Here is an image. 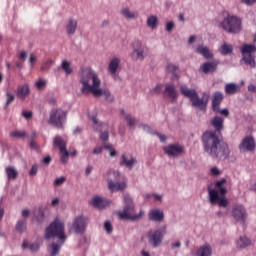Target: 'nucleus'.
<instances>
[{
  "instance_id": "1",
  "label": "nucleus",
  "mask_w": 256,
  "mask_h": 256,
  "mask_svg": "<svg viewBox=\"0 0 256 256\" xmlns=\"http://www.w3.org/2000/svg\"><path fill=\"white\" fill-rule=\"evenodd\" d=\"M212 127H214L215 131H206L202 135V145L205 153L212 157V159H217V161H225V159L229 158V154L231 153L229 150V144L227 142L219 139L218 135H221V131H223V123H225V119L220 116H214V118L210 121Z\"/></svg>"
},
{
  "instance_id": "2",
  "label": "nucleus",
  "mask_w": 256,
  "mask_h": 256,
  "mask_svg": "<svg viewBox=\"0 0 256 256\" xmlns=\"http://www.w3.org/2000/svg\"><path fill=\"white\" fill-rule=\"evenodd\" d=\"M80 83L82 85L81 93H92L94 97H101L103 95L106 101H113L111 92H109V90L101 89V80L99 79V76H97V73L93 71V69L87 67L81 70Z\"/></svg>"
},
{
  "instance_id": "3",
  "label": "nucleus",
  "mask_w": 256,
  "mask_h": 256,
  "mask_svg": "<svg viewBox=\"0 0 256 256\" xmlns=\"http://www.w3.org/2000/svg\"><path fill=\"white\" fill-rule=\"evenodd\" d=\"M59 239L58 244L52 243L50 246L51 256L59 255V251H61V246L65 244L67 241V235L65 234V224L56 218L50 225L46 228L45 231V239Z\"/></svg>"
},
{
  "instance_id": "4",
  "label": "nucleus",
  "mask_w": 256,
  "mask_h": 256,
  "mask_svg": "<svg viewBox=\"0 0 256 256\" xmlns=\"http://www.w3.org/2000/svg\"><path fill=\"white\" fill-rule=\"evenodd\" d=\"M227 183V179L222 178L221 180L217 181L215 184L216 189L209 190V201L212 205H219V207H227L229 205V201L225 198L227 195V189L223 187Z\"/></svg>"
},
{
  "instance_id": "5",
  "label": "nucleus",
  "mask_w": 256,
  "mask_h": 256,
  "mask_svg": "<svg viewBox=\"0 0 256 256\" xmlns=\"http://www.w3.org/2000/svg\"><path fill=\"white\" fill-rule=\"evenodd\" d=\"M135 213V204H133V199L131 196L124 195V209L123 211H118L117 215L122 221H137L145 215L143 211H140L138 214Z\"/></svg>"
},
{
  "instance_id": "6",
  "label": "nucleus",
  "mask_w": 256,
  "mask_h": 256,
  "mask_svg": "<svg viewBox=\"0 0 256 256\" xmlns=\"http://www.w3.org/2000/svg\"><path fill=\"white\" fill-rule=\"evenodd\" d=\"M180 93H182L184 97H187L188 99H190V103H192V107H195L196 109H200V111H206L207 105L209 103V99L205 97L199 98V93H197V90L189 89L187 86H181Z\"/></svg>"
},
{
  "instance_id": "7",
  "label": "nucleus",
  "mask_w": 256,
  "mask_h": 256,
  "mask_svg": "<svg viewBox=\"0 0 256 256\" xmlns=\"http://www.w3.org/2000/svg\"><path fill=\"white\" fill-rule=\"evenodd\" d=\"M67 121V111L61 108H54L50 111L49 124L56 129H63V124Z\"/></svg>"
},
{
  "instance_id": "8",
  "label": "nucleus",
  "mask_w": 256,
  "mask_h": 256,
  "mask_svg": "<svg viewBox=\"0 0 256 256\" xmlns=\"http://www.w3.org/2000/svg\"><path fill=\"white\" fill-rule=\"evenodd\" d=\"M120 173L117 170H109L107 172L108 177V189L112 192L115 191H125L127 189V183L125 182H115L119 181Z\"/></svg>"
},
{
  "instance_id": "9",
  "label": "nucleus",
  "mask_w": 256,
  "mask_h": 256,
  "mask_svg": "<svg viewBox=\"0 0 256 256\" xmlns=\"http://www.w3.org/2000/svg\"><path fill=\"white\" fill-rule=\"evenodd\" d=\"M221 27L227 33H239L241 31V18L228 15L222 22Z\"/></svg>"
},
{
  "instance_id": "10",
  "label": "nucleus",
  "mask_w": 256,
  "mask_h": 256,
  "mask_svg": "<svg viewBox=\"0 0 256 256\" xmlns=\"http://www.w3.org/2000/svg\"><path fill=\"white\" fill-rule=\"evenodd\" d=\"M240 51L243 55V59L246 63V65H250L252 69H255L256 63H255V57L253 56V53L256 51V46L252 44H244Z\"/></svg>"
},
{
  "instance_id": "11",
  "label": "nucleus",
  "mask_w": 256,
  "mask_h": 256,
  "mask_svg": "<svg viewBox=\"0 0 256 256\" xmlns=\"http://www.w3.org/2000/svg\"><path fill=\"white\" fill-rule=\"evenodd\" d=\"M54 147H57L60 151L61 161L64 165L69 161V151H67V141L61 136L56 135L53 139Z\"/></svg>"
},
{
  "instance_id": "12",
  "label": "nucleus",
  "mask_w": 256,
  "mask_h": 256,
  "mask_svg": "<svg viewBox=\"0 0 256 256\" xmlns=\"http://www.w3.org/2000/svg\"><path fill=\"white\" fill-rule=\"evenodd\" d=\"M231 215L238 223H245L247 220V209H245L243 204H233L231 208Z\"/></svg>"
},
{
  "instance_id": "13",
  "label": "nucleus",
  "mask_w": 256,
  "mask_h": 256,
  "mask_svg": "<svg viewBox=\"0 0 256 256\" xmlns=\"http://www.w3.org/2000/svg\"><path fill=\"white\" fill-rule=\"evenodd\" d=\"M89 223V219L85 216H78L74 219L72 223V230L74 233H85V229H87V224Z\"/></svg>"
},
{
  "instance_id": "14",
  "label": "nucleus",
  "mask_w": 256,
  "mask_h": 256,
  "mask_svg": "<svg viewBox=\"0 0 256 256\" xmlns=\"http://www.w3.org/2000/svg\"><path fill=\"white\" fill-rule=\"evenodd\" d=\"M131 57L134 61H143L145 59V46L140 41H135L133 43Z\"/></svg>"
},
{
  "instance_id": "15",
  "label": "nucleus",
  "mask_w": 256,
  "mask_h": 256,
  "mask_svg": "<svg viewBox=\"0 0 256 256\" xmlns=\"http://www.w3.org/2000/svg\"><path fill=\"white\" fill-rule=\"evenodd\" d=\"M163 235H165V232L163 230H155L149 231L148 235V241L152 247H159L161 243H163Z\"/></svg>"
},
{
  "instance_id": "16",
  "label": "nucleus",
  "mask_w": 256,
  "mask_h": 256,
  "mask_svg": "<svg viewBox=\"0 0 256 256\" xmlns=\"http://www.w3.org/2000/svg\"><path fill=\"white\" fill-rule=\"evenodd\" d=\"M238 148L243 153L255 151V139L252 136H246L243 138Z\"/></svg>"
},
{
  "instance_id": "17",
  "label": "nucleus",
  "mask_w": 256,
  "mask_h": 256,
  "mask_svg": "<svg viewBox=\"0 0 256 256\" xmlns=\"http://www.w3.org/2000/svg\"><path fill=\"white\" fill-rule=\"evenodd\" d=\"M164 152L169 157H179L183 153V147L179 144H169L164 147Z\"/></svg>"
},
{
  "instance_id": "18",
  "label": "nucleus",
  "mask_w": 256,
  "mask_h": 256,
  "mask_svg": "<svg viewBox=\"0 0 256 256\" xmlns=\"http://www.w3.org/2000/svg\"><path fill=\"white\" fill-rule=\"evenodd\" d=\"M136 163L137 159L133 156L127 157V154H122L119 161L120 167H126L129 171L133 169Z\"/></svg>"
},
{
  "instance_id": "19",
  "label": "nucleus",
  "mask_w": 256,
  "mask_h": 256,
  "mask_svg": "<svg viewBox=\"0 0 256 256\" xmlns=\"http://www.w3.org/2000/svg\"><path fill=\"white\" fill-rule=\"evenodd\" d=\"M163 95L164 97L171 99V101H177V97H179V93H177L175 84H166L165 90L163 91Z\"/></svg>"
},
{
  "instance_id": "20",
  "label": "nucleus",
  "mask_w": 256,
  "mask_h": 256,
  "mask_svg": "<svg viewBox=\"0 0 256 256\" xmlns=\"http://www.w3.org/2000/svg\"><path fill=\"white\" fill-rule=\"evenodd\" d=\"M200 70L206 75L209 73H215V71H217V62H205L200 66Z\"/></svg>"
},
{
  "instance_id": "21",
  "label": "nucleus",
  "mask_w": 256,
  "mask_h": 256,
  "mask_svg": "<svg viewBox=\"0 0 256 256\" xmlns=\"http://www.w3.org/2000/svg\"><path fill=\"white\" fill-rule=\"evenodd\" d=\"M221 103H223V93L215 92L212 97V110L219 111Z\"/></svg>"
},
{
  "instance_id": "22",
  "label": "nucleus",
  "mask_w": 256,
  "mask_h": 256,
  "mask_svg": "<svg viewBox=\"0 0 256 256\" xmlns=\"http://www.w3.org/2000/svg\"><path fill=\"white\" fill-rule=\"evenodd\" d=\"M149 219L150 221H163V219H165V214H163V211L160 209H153L149 213Z\"/></svg>"
},
{
  "instance_id": "23",
  "label": "nucleus",
  "mask_w": 256,
  "mask_h": 256,
  "mask_svg": "<svg viewBox=\"0 0 256 256\" xmlns=\"http://www.w3.org/2000/svg\"><path fill=\"white\" fill-rule=\"evenodd\" d=\"M226 95H236V93H241V86L235 83H228L225 85Z\"/></svg>"
},
{
  "instance_id": "24",
  "label": "nucleus",
  "mask_w": 256,
  "mask_h": 256,
  "mask_svg": "<svg viewBox=\"0 0 256 256\" xmlns=\"http://www.w3.org/2000/svg\"><path fill=\"white\" fill-rule=\"evenodd\" d=\"M121 64V59L114 57L110 60L108 65V71L111 75H116L117 69H119V65Z\"/></svg>"
},
{
  "instance_id": "25",
  "label": "nucleus",
  "mask_w": 256,
  "mask_h": 256,
  "mask_svg": "<svg viewBox=\"0 0 256 256\" xmlns=\"http://www.w3.org/2000/svg\"><path fill=\"white\" fill-rule=\"evenodd\" d=\"M196 52L199 55H202V57H204V59H213V52L211 50H209V48L207 46H198L196 48Z\"/></svg>"
},
{
  "instance_id": "26",
  "label": "nucleus",
  "mask_w": 256,
  "mask_h": 256,
  "mask_svg": "<svg viewBox=\"0 0 256 256\" xmlns=\"http://www.w3.org/2000/svg\"><path fill=\"white\" fill-rule=\"evenodd\" d=\"M196 255L197 256H211V255H213V249L211 248V245L204 244L197 250Z\"/></svg>"
},
{
  "instance_id": "27",
  "label": "nucleus",
  "mask_w": 256,
  "mask_h": 256,
  "mask_svg": "<svg viewBox=\"0 0 256 256\" xmlns=\"http://www.w3.org/2000/svg\"><path fill=\"white\" fill-rule=\"evenodd\" d=\"M29 93H30V90L28 85H22L17 89V97L22 101H25V99L29 97Z\"/></svg>"
},
{
  "instance_id": "28",
  "label": "nucleus",
  "mask_w": 256,
  "mask_h": 256,
  "mask_svg": "<svg viewBox=\"0 0 256 256\" xmlns=\"http://www.w3.org/2000/svg\"><path fill=\"white\" fill-rule=\"evenodd\" d=\"M92 205L93 207H97L98 209H103L104 207H107V205H109V200L101 197H94L92 199Z\"/></svg>"
},
{
  "instance_id": "29",
  "label": "nucleus",
  "mask_w": 256,
  "mask_h": 256,
  "mask_svg": "<svg viewBox=\"0 0 256 256\" xmlns=\"http://www.w3.org/2000/svg\"><path fill=\"white\" fill-rule=\"evenodd\" d=\"M121 115L124 117V120L130 129H133L135 125H137V119H135L131 114L125 113V110H121Z\"/></svg>"
},
{
  "instance_id": "30",
  "label": "nucleus",
  "mask_w": 256,
  "mask_h": 256,
  "mask_svg": "<svg viewBox=\"0 0 256 256\" xmlns=\"http://www.w3.org/2000/svg\"><path fill=\"white\" fill-rule=\"evenodd\" d=\"M77 25V20L69 19L68 23L66 24L67 35H75V31H77Z\"/></svg>"
},
{
  "instance_id": "31",
  "label": "nucleus",
  "mask_w": 256,
  "mask_h": 256,
  "mask_svg": "<svg viewBox=\"0 0 256 256\" xmlns=\"http://www.w3.org/2000/svg\"><path fill=\"white\" fill-rule=\"evenodd\" d=\"M166 71L168 73H171L172 74V77L171 79L174 80V79H179V66L175 65V64H171L169 63L167 66H166Z\"/></svg>"
},
{
  "instance_id": "32",
  "label": "nucleus",
  "mask_w": 256,
  "mask_h": 256,
  "mask_svg": "<svg viewBox=\"0 0 256 256\" xmlns=\"http://www.w3.org/2000/svg\"><path fill=\"white\" fill-rule=\"evenodd\" d=\"M121 15L125 17V19H137L139 14L132 12L129 8H123L121 10Z\"/></svg>"
},
{
  "instance_id": "33",
  "label": "nucleus",
  "mask_w": 256,
  "mask_h": 256,
  "mask_svg": "<svg viewBox=\"0 0 256 256\" xmlns=\"http://www.w3.org/2000/svg\"><path fill=\"white\" fill-rule=\"evenodd\" d=\"M251 245V240L245 236H241L237 241V247L239 249H245V247H249Z\"/></svg>"
},
{
  "instance_id": "34",
  "label": "nucleus",
  "mask_w": 256,
  "mask_h": 256,
  "mask_svg": "<svg viewBox=\"0 0 256 256\" xmlns=\"http://www.w3.org/2000/svg\"><path fill=\"white\" fill-rule=\"evenodd\" d=\"M147 26L150 27V29H155L157 25H159V19L156 15H151L147 19Z\"/></svg>"
},
{
  "instance_id": "35",
  "label": "nucleus",
  "mask_w": 256,
  "mask_h": 256,
  "mask_svg": "<svg viewBox=\"0 0 256 256\" xmlns=\"http://www.w3.org/2000/svg\"><path fill=\"white\" fill-rule=\"evenodd\" d=\"M5 171L8 179H17V176L19 175L13 166H8Z\"/></svg>"
},
{
  "instance_id": "36",
  "label": "nucleus",
  "mask_w": 256,
  "mask_h": 256,
  "mask_svg": "<svg viewBox=\"0 0 256 256\" xmlns=\"http://www.w3.org/2000/svg\"><path fill=\"white\" fill-rule=\"evenodd\" d=\"M61 68L66 75H71V73H73V68H71V62L67 60L62 61Z\"/></svg>"
},
{
  "instance_id": "37",
  "label": "nucleus",
  "mask_w": 256,
  "mask_h": 256,
  "mask_svg": "<svg viewBox=\"0 0 256 256\" xmlns=\"http://www.w3.org/2000/svg\"><path fill=\"white\" fill-rule=\"evenodd\" d=\"M25 229H27V220L18 221L16 224V231H18V233H23Z\"/></svg>"
},
{
  "instance_id": "38",
  "label": "nucleus",
  "mask_w": 256,
  "mask_h": 256,
  "mask_svg": "<svg viewBox=\"0 0 256 256\" xmlns=\"http://www.w3.org/2000/svg\"><path fill=\"white\" fill-rule=\"evenodd\" d=\"M13 101H15V94H13L12 92H7L5 107L6 108L9 107V105H11V103H13Z\"/></svg>"
},
{
  "instance_id": "39",
  "label": "nucleus",
  "mask_w": 256,
  "mask_h": 256,
  "mask_svg": "<svg viewBox=\"0 0 256 256\" xmlns=\"http://www.w3.org/2000/svg\"><path fill=\"white\" fill-rule=\"evenodd\" d=\"M11 137H15L16 139H23V137H26V133L25 131H21V130H15L13 132H11Z\"/></svg>"
},
{
  "instance_id": "40",
  "label": "nucleus",
  "mask_w": 256,
  "mask_h": 256,
  "mask_svg": "<svg viewBox=\"0 0 256 256\" xmlns=\"http://www.w3.org/2000/svg\"><path fill=\"white\" fill-rule=\"evenodd\" d=\"M92 121L94 123V129H96V131H101V127H107V124L103 123H101L99 126V120H97V116H92Z\"/></svg>"
},
{
  "instance_id": "41",
  "label": "nucleus",
  "mask_w": 256,
  "mask_h": 256,
  "mask_svg": "<svg viewBox=\"0 0 256 256\" xmlns=\"http://www.w3.org/2000/svg\"><path fill=\"white\" fill-rule=\"evenodd\" d=\"M229 53H233V46L229 44H223L222 46V54L229 55Z\"/></svg>"
},
{
  "instance_id": "42",
  "label": "nucleus",
  "mask_w": 256,
  "mask_h": 256,
  "mask_svg": "<svg viewBox=\"0 0 256 256\" xmlns=\"http://www.w3.org/2000/svg\"><path fill=\"white\" fill-rule=\"evenodd\" d=\"M51 65H53V60L48 59L42 64L41 71H49V69L51 68Z\"/></svg>"
},
{
  "instance_id": "43",
  "label": "nucleus",
  "mask_w": 256,
  "mask_h": 256,
  "mask_svg": "<svg viewBox=\"0 0 256 256\" xmlns=\"http://www.w3.org/2000/svg\"><path fill=\"white\" fill-rule=\"evenodd\" d=\"M104 229L106 232L108 233H113V225H111V222L110 221H106L104 223Z\"/></svg>"
},
{
  "instance_id": "44",
  "label": "nucleus",
  "mask_w": 256,
  "mask_h": 256,
  "mask_svg": "<svg viewBox=\"0 0 256 256\" xmlns=\"http://www.w3.org/2000/svg\"><path fill=\"white\" fill-rule=\"evenodd\" d=\"M47 85V81L43 80V79H39L37 82H36V87L37 89H43L45 88V86Z\"/></svg>"
},
{
  "instance_id": "45",
  "label": "nucleus",
  "mask_w": 256,
  "mask_h": 256,
  "mask_svg": "<svg viewBox=\"0 0 256 256\" xmlns=\"http://www.w3.org/2000/svg\"><path fill=\"white\" fill-rule=\"evenodd\" d=\"M162 86L161 84H157L154 89L150 91L151 95L159 94L161 93Z\"/></svg>"
},
{
  "instance_id": "46",
  "label": "nucleus",
  "mask_w": 256,
  "mask_h": 256,
  "mask_svg": "<svg viewBox=\"0 0 256 256\" xmlns=\"http://www.w3.org/2000/svg\"><path fill=\"white\" fill-rule=\"evenodd\" d=\"M214 113H219L220 115H223L224 117H229V110L227 108H224L221 110L219 108V111H214Z\"/></svg>"
},
{
  "instance_id": "47",
  "label": "nucleus",
  "mask_w": 256,
  "mask_h": 256,
  "mask_svg": "<svg viewBox=\"0 0 256 256\" xmlns=\"http://www.w3.org/2000/svg\"><path fill=\"white\" fill-rule=\"evenodd\" d=\"M66 181L65 177H60V178H56V180L54 181V185L56 187H59V185H63V183Z\"/></svg>"
},
{
  "instance_id": "48",
  "label": "nucleus",
  "mask_w": 256,
  "mask_h": 256,
  "mask_svg": "<svg viewBox=\"0 0 256 256\" xmlns=\"http://www.w3.org/2000/svg\"><path fill=\"white\" fill-rule=\"evenodd\" d=\"M38 169L39 168H38L37 164H34L29 171V175H31L32 177H35V175H37Z\"/></svg>"
},
{
  "instance_id": "49",
  "label": "nucleus",
  "mask_w": 256,
  "mask_h": 256,
  "mask_svg": "<svg viewBox=\"0 0 256 256\" xmlns=\"http://www.w3.org/2000/svg\"><path fill=\"white\" fill-rule=\"evenodd\" d=\"M174 28H175V23L173 21H170L166 24V31H168V33H171Z\"/></svg>"
},
{
  "instance_id": "50",
  "label": "nucleus",
  "mask_w": 256,
  "mask_h": 256,
  "mask_svg": "<svg viewBox=\"0 0 256 256\" xmlns=\"http://www.w3.org/2000/svg\"><path fill=\"white\" fill-rule=\"evenodd\" d=\"M22 116L26 118L27 120L33 119V112L31 111H23Z\"/></svg>"
},
{
  "instance_id": "51",
  "label": "nucleus",
  "mask_w": 256,
  "mask_h": 256,
  "mask_svg": "<svg viewBox=\"0 0 256 256\" xmlns=\"http://www.w3.org/2000/svg\"><path fill=\"white\" fill-rule=\"evenodd\" d=\"M100 139L102 141H108L109 140V132H107V131L101 132Z\"/></svg>"
},
{
  "instance_id": "52",
  "label": "nucleus",
  "mask_w": 256,
  "mask_h": 256,
  "mask_svg": "<svg viewBox=\"0 0 256 256\" xmlns=\"http://www.w3.org/2000/svg\"><path fill=\"white\" fill-rule=\"evenodd\" d=\"M29 61H30L31 67H33V65L37 63V56H35V54H30Z\"/></svg>"
},
{
  "instance_id": "53",
  "label": "nucleus",
  "mask_w": 256,
  "mask_h": 256,
  "mask_svg": "<svg viewBox=\"0 0 256 256\" xmlns=\"http://www.w3.org/2000/svg\"><path fill=\"white\" fill-rule=\"evenodd\" d=\"M210 173L211 175H214V176L221 175V171L217 167L211 168Z\"/></svg>"
},
{
  "instance_id": "54",
  "label": "nucleus",
  "mask_w": 256,
  "mask_h": 256,
  "mask_svg": "<svg viewBox=\"0 0 256 256\" xmlns=\"http://www.w3.org/2000/svg\"><path fill=\"white\" fill-rule=\"evenodd\" d=\"M30 251H39V244L33 243L29 246Z\"/></svg>"
},
{
  "instance_id": "55",
  "label": "nucleus",
  "mask_w": 256,
  "mask_h": 256,
  "mask_svg": "<svg viewBox=\"0 0 256 256\" xmlns=\"http://www.w3.org/2000/svg\"><path fill=\"white\" fill-rule=\"evenodd\" d=\"M106 149H110V157H115L117 155V150H115L114 148L106 146Z\"/></svg>"
},
{
  "instance_id": "56",
  "label": "nucleus",
  "mask_w": 256,
  "mask_h": 256,
  "mask_svg": "<svg viewBox=\"0 0 256 256\" xmlns=\"http://www.w3.org/2000/svg\"><path fill=\"white\" fill-rule=\"evenodd\" d=\"M157 137H159L160 141L162 143H165L167 141V136L163 135V134H159V133H156Z\"/></svg>"
},
{
  "instance_id": "57",
  "label": "nucleus",
  "mask_w": 256,
  "mask_h": 256,
  "mask_svg": "<svg viewBox=\"0 0 256 256\" xmlns=\"http://www.w3.org/2000/svg\"><path fill=\"white\" fill-rule=\"evenodd\" d=\"M94 155H100V153H103V148L102 147H96L93 150Z\"/></svg>"
},
{
  "instance_id": "58",
  "label": "nucleus",
  "mask_w": 256,
  "mask_h": 256,
  "mask_svg": "<svg viewBox=\"0 0 256 256\" xmlns=\"http://www.w3.org/2000/svg\"><path fill=\"white\" fill-rule=\"evenodd\" d=\"M140 127L144 129V131H147L148 133H151V127L147 124H141Z\"/></svg>"
},
{
  "instance_id": "59",
  "label": "nucleus",
  "mask_w": 256,
  "mask_h": 256,
  "mask_svg": "<svg viewBox=\"0 0 256 256\" xmlns=\"http://www.w3.org/2000/svg\"><path fill=\"white\" fill-rule=\"evenodd\" d=\"M19 59H22V61H25V59H27V52L25 51L20 52Z\"/></svg>"
},
{
  "instance_id": "60",
  "label": "nucleus",
  "mask_w": 256,
  "mask_h": 256,
  "mask_svg": "<svg viewBox=\"0 0 256 256\" xmlns=\"http://www.w3.org/2000/svg\"><path fill=\"white\" fill-rule=\"evenodd\" d=\"M248 91H250V93H256V86L253 84H250L248 86Z\"/></svg>"
},
{
  "instance_id": "61",
  "label": "nucleus",
  "mask_w": 256,
  "mask_h": 256,
  "mask_svg": "<svg viewBox=\"0 0 256 256\" xmlns=\"http://www.w3.org/2000/svg\"><path fill=\"white\" fill-rule=\"evenodd\" d=\"M52 207L59 205V198H54L51 202Z\"/></svg>"
},
{
  "instance_id": "62",
  "label": "nucleus",
  "mask_w": 256,
  "mask_h": 256,
  "mask_svg": "<svg viewBox=\"0 0 256 256\" xmlns=\"http://www.w3.org/2000/svg\"><path fill=\"white\" fill-rule=\"evenodd\" d=\"M83 129L81 127H76L74 129V135H79V133H82Z\"/></svg>"
},
{
  "instance_id": "63",
  "label": "nucleus",
  "mask_w": 256,
  "mask_h": 256,
  "mask_svg": "<svg viewBox=\"0 0 256 256\" xmlns=\"http://www.w3.org/2000/svg\"><path fill=\"white\" fill-rule=\"evenodd\" d=\"M43 162L45 163V165H49L51 163V158L49 156H46Z\"/></svg>"
},
{
  "instance_id": "64",
  "label": "nucleus",
  "mask_w": 256,
  "mask_h": 256,
  "mask_svg": "<svg viewBox=\"0 0 256 256\" xmlns=\"http://www.w3.org/2000/svg\"><path fill=\"white\" fill-rule=\"evenodd\" d=\"M29 210L25 209V210H22V217H29Z\"/></svg>"
}]
</instances>
